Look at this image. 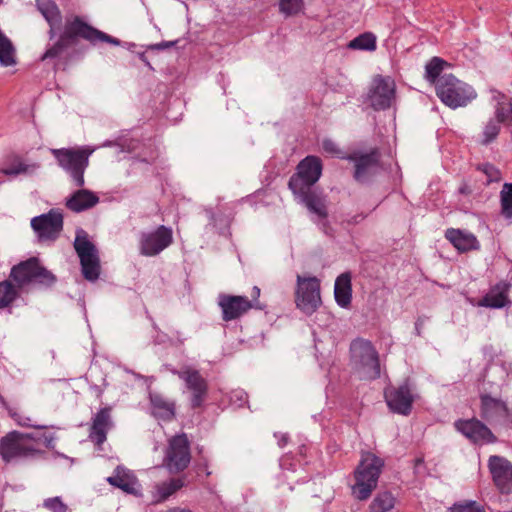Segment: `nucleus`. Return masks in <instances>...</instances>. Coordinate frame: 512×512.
Segmentation results:
<instances>
[{
	"instance_id": "18",
	"label": "nucleus",
	"mask_w": 512,
	"mask_h": 512,
	"mask_svg": "<svg viewBox=\"0 0 512 512\" xmlns=\"http://www.w3.org/2000/svg\"><path fill=\"white\" fill-rule=\"evenodd\" d=\"M218 304L222 310V319L226 322L235 320L248 312L250 309H262V305L252 303L245 296H234L222 294L219 296Z\"/></svg>"
},
{
	"instance_id": "34",
	"label": "nucleus",
	"mask_w": 512,
	"mask_h": 512,
	"mask_svg": "<svg viewBox=\"0 0 512 512\" xmlns=\"http://www.w3.org/2000/svg\"><path fill=\"white\" fill-rule=\"evenodd\" d=\"M347 47L351 50L373 52L377 49V37L372 32H364L352 39Z\"/></svg>"
},
{
	"instance_id": "29",
	"label": "nucleus",
	"mask_w": 512,
	"mask_h": 512,
	"mask_svg": "<svg viewBox=\"0 0 512 512\" xmlns=\"http://www.w3.org/2000/svg\"><path fill=\"white\" fill-rule=\"evenodd\" d=\"M152 414L159 419L170 421L175 417V402L159 393L150 394Z\"/></svg>"
},
{
	"instance_id": "32",
	"label": "nucleus",
	"mask_w": 512,
	"mask_h": 512,
	"mask_svg": "<svg viewBox=\"0 0 512 512\" xmlns=\"http://www.w3.org/2000/svg\"><path fill=\"white\" fill-rule=\"evenodd\" d=\"M490 93L498 122L512 121V103L508 97L496 89H491Z\"/></svg>"
},
{
	"instance_id": "30",
	"label": "nucleus",
	"mask_w": 512,
	"mask_h": 512,
	"mask_svg": "<svg viewBox=\"0 0 512 512\" xmlns=\"http://www.w3.org/2000/svg\"><path fill=\"white\" fill-rule=\"evenodd\" d=\"M336 303L342 308H348L352 299V285L350 273H342L336 278L334 285Z\"/></svg>"
},
{
	"instance_id": "46",
	"label": "nucleus",
	"mask_w": 512,
	"mask_h": 512,
	"mask_svg": "<svg viewBox=\"0 0 512 512\" xmlns=\"http://www.w3.org/2000/svg\"><path fill=\"white\" fill-rule=\"evenodd\" d=\"M166 512H193V511L190 509H186V508L173 507V508H170L169 510H167Z\"/></svg>"
},
{
	"instance_id": "20",
	"label": "nucleus",
	"mask_w": 512,
	"mask_h": 512,
	"mask_svg": "<svg viewBox=\"0 0 512 512\" xmlns=\"http://www.w3.org/2000/svg\"><path fill=\"white\" fill-rule=\"evenodd\" d=\"M39 168L40 164L37 162L28 163L18 154H9L0 162V175L9 178H15L19 175H33ZM4 182L5 180L0 177V185Z\"/></svg>"
},
{
	"instance_id": "31",
	"label": "nucleus",
	"mask_w": 512,
	"mask_h": 512,
	"mask_svg": "<svg viewBox=\"0 0 512 512\" xmlns=\"http://www.w3.org/2000/svg\"><path fill=\"white\" fill-rule=\"evenodd\" d=\"M301 203L305 204L307 209L316 214L321 219L328 216L327 207L324 198L315 194L311 189L304 190V193H293Z\"/></svg>"
},
{
	"instance_id": "48",
	"label": "nucleus",
	"mask_w": 512,
	"mask_h": 512,
	"mask_svg": "<svg viewBox=\"0 0 512 512\" xmlns=\"http://www.w3.org/2000/svg\"><path fill=\"white\" fill-rule=\"evenodd\" d=\"M285 443H286V440L283 438V439L281 440L280 445H281V446H283Z\"/></svg>"
},
{
	"instance_id": "27",
	"label": "nucleus",
	"mask_w": 512,
	"mask_h": 512,
	"mask_svg": "<svg viewBox=\"0 0 512 512\" xmlns=\"http://www.w3.org/2000/svg\"><path fill=\"white\" fill-rule=\"evenodd\" d=\"M36 4L39 12L49 24V36L52 39L56 36L61 26V11L53 0H36Z\"/></svg>"
},
{
	"instance_id": "7",
	"label": "nucleus",
	"mask_w": 512,
	"mask_h": 512,
	"mask_svg": "<svg viewBox=\"0 0 512 512\" xmlns=\"http://www.w3.org/2000/svg\"><path fill=\"white\" fill-rule=\"evenodd\" d=\"M74 248L80 259L81 270L84 278L88 281L97 280L100 275V259L98 250L89 240V236L85 230L77 229Z\"/></svg>"
},
{
	"instance_id": "11",
	"label": "nucleus",
	"mask_w": 512,
	"mask_h": 512,
	"mask_svg": "<svg viewBox=\"0 0 512 512\" xmlns=\"http://www.w3.org/2000/svg\"><path fill=\"white\" fill-rule=\"evenodd\" d=\"M172 373L185 383V387L191 394V407L193 409L202 407L208 396L209 385L200 371L191 366H184L180 370H172Z\"/></svg>"
},
{
	"instance_id": "26",
	"label": "nucleus",
	"mask_w": 512,
	"mask_h": 512,
	"mask_svg": "<svg viewBox=\"0 0 512 512\" xmlns=\"http://www.w3.org/2000/svg\"><path fill=\"white\" fill-rule=\"evenodd\" d=\"M508 416L505 402L490 395L481 396V417L490 423L498 422Z\"/></svg>"
},
{
	"instance_id": "43",
	"label": "nucleus",
	"mask_w": 512,
	"mask_h": 512,
	"mask_svg": "<svg viewBox=\"0 0 512 512\" xmlns=\"http://www.w3.org/2000/svg\"><path fill=\"white\" fill-rule=\"evenodd\" d=\"M42 505L50 512H70L68 505L58 496L45 499Z\"/></svg>"
},
{
	"instance_id": "33",
	"label": "nucleus",
	"mask_w": 512,
	"mask_h": 512,
	"mask_svg": "<svg viewBox=\"0 0 512 512\" xmlns=\"http://www.w3.org/2000/svg\"><path fill=\"white\" fill-rule=\"evenodd\" d=\"M184 486L182 478H172L155 485L153 492V502L161 503L166 501L170 496L175 494Z\"/></svg>"
},
{
	"instance_id": "6",
	"label": "nucleus",
	"mask_w": 512,
	"mask_h": 512,
	"mask_svg": "<svg viewBox=\"0 0 512 512\" xmlns=\"http://www.w3.org/2000/svg\"><path fill=\"white\" fill-rule=\"evenodd\" d=\"M10 276L17 283L18 288L31 283L51 286L56 282V276L42 266L37 258H30L14 266Z\"/></svg>"
},
{
	"instance_id": "2",
	"label": "nucleus",
	"mask_w": 512,
	"mask_h": 512,
	"mask_svg": "<svg viewBox=\"0 0 512 512\" xmlns=\"http://www.w3.org/2000/svg\"><path fill=\"white\" fill-rule=\"evenodd\" d=\"M384 461L371 452L362 453L361 460L354 472L355 483L351 487L352 495L359 501L367 500L376 489Z\"/></svg>"
},
{
	"instance_id": "3",
	"label": "nucleus",
	"mask_w": 512,
	"mask_h": 512,
	"mask_svg": "<svg viewBox=\"0 0 512 512\" xmlns=\"http://www.w3.org/2000/svg\"><path fill=\"white\" fill-rule=\"evenodd\" d=\"M435 90L441 102L452 109L464 107L477 97L471 85L452 74L442 75L436 82Z\"/></svg>"
},
{
	"instance_id": "17",
	"label": "nucleus",
	"mask_w": 512,
	"mask_h": 512,
	"mask_svg": "<svg viewBox=\"0 0 512 512\" xmlns=\"http://www.w3.org/2000/svg\"><path fill=\"white\" fill-rule=\"evenodd\" d=\"M384 396L389 409L394 413L404 416L411 413L415 395L407 382L398 387L386 389Z\"/></svg>"
},
{
	"instance_id": "25",
	"label": "nucleus",
	"mask_w": 512,
	"mask_h": 512,
	"mask_svg": "<svg viewBox=\"0 0 512 512\" xmlns=\"http://www.w3.org/2000/svg\"><path fill=\"white\" fill-rule=\"evenodd\" d=\"M446 239L459 251L468 252L471 250H478L480 243L477 237L468 231L449 228L445 232Z\"/></svg>"
},
{
	"instance_id": "9",
	"label": "nucleus",
	"mask_w": 512,
	"mask_h": 512,
	"mask_svg": "<svg viewBox=\"0 0 512 512\" xmlns=\"http://www.w3.org/2000/svg\"><path fill=\"white\" fill-rule=\"evenodd\" d=\"M191 461L190 443L186 434L173 436L169 442L163 459V465L170 473L184 471Z\"/></svg>"
},
{
	"instance_id": "14",
	"label": "nucleus",
	"mask_w": 512,
	"mask_h": 512,
	"mask_svg": "<svg viewBox=\"0 0 512 512\" xmlns=\"http://www.w3.org/2000/svg\"><path fill=\"white\" fill-rule=\"evenodd\" d=\"M352 359L364 368L372 371L369 378L375 379L380 376V364L378 353L369 340L362 338L355 339L350 345Z\"/></svg>"
},
{
	"instance_id": "21",
	"label": "nucleus",
	"mask_w": 512,
	"mask_h": 512,
	"mask_svg": "<svg viewBox=\"0 0 512 512\" xmlns=\"http://www.w3.org/2000/svg\"><path fill=\"white\" fill-rule=\"evenodd\" d=\"M113 420L111 416V408L104 407L92 417L89 429V439L97 447H101L107 440L108 432L113 428Z\"/></svg>"
},
{
	"instance_id": "1",
	"label": "nucleus",
	"mask_w": 512,
	"mask_h": 512,
	"mask_svg": "<svg viewBox=\"0 0 512 512\" xmlns=\"http://www.w3.org/2000/svg\"><path fill=\"white\" fill-rule=\"evenodd\" d=\"M83 39L92 45L105 42L114 46L120 45V40L102 32L88 24L81 16H67L56 43L47 49L42 59L57 58L70 46Z\"/></svg>"
},
{
	"instance_id": "5",
	"label": "nucleus",
	"mask_w": 512,
	"mask_h": 512,
	"mask_svg": "<svg viewBox=\"0 0 512 512\" xmlns=\"http://www.w3.org/2000/svg\"><path fill=\"white\" fill-rule=\"evenodd\" d=\"M43 442L42 438H36L32 434L13 431L1 439L0 455L5 462L34 455L40 451V444Z\"/></svg>"
},
{
	"instance_id": "38",
	"label": "nucleus",
	"mask_w": 512,
	"mask_h": 512,
	"mask_svg": "<svg viewBox=\"0 0 512 512\" xmlns=\"http://www.w3.org/2000/svg\"><path fill=\"white\" fill-rule=\"evenodd\" d=\"M18 291L10 281L0 282V308L9 306L17 297Z\"/></svg>"
},
{
	"instance_id": "41",
	"label": "nucleus",
	"mask_w": 512,
	"mask_h": 512,
	"mask_svg": "<svg viewBox=\"0 0 512 512\" xmlns=\"http://www.w3.org/2000/svg\"><path fill=\"white\" fill-rule=\"evenodd\" d=\"M477 169L486 176V184L499 182L502 178L500 170L490 163L481 164Z\"/></svg>"
},
{
	"instance_id": "39",
	"label": "nucleus",
	"mask_w": 512,
	"mask_h": 512,
	"mask_svg": "<svg viewBox=\"0 0 512 512\" xmlns=\"http://www.w3.org/2000/svg\"><path fill=\"white\" fill-rule=\"evenodd\" d=\"M497 119H491L487 122L483 130V138L481 143L487 145L496 139L500 132V124Z\"/></svg>"
},
{
	"instance_id": "13",
	"label": "nucleus",
	"mask_w": 512,
	"mask_h": 512,
	"mask_svg": "<svg viewBox=\"0 0 512 512\" xmlns=\"http://www.w3.org/2000/svg\"><path fill=\"white\" fill-rule=\"evenodd\" d=\"M173 243V231L160 225L153 231L142 232L139 238L140 254L153 257L160 254Z\"/></svg>"
},
{
	"instance_id": "10",
	"label": "nucleus",
	"mask_w": 512,
	"mask_h": 512,
	"mask_svg": "<svg viewBox=\"0 0 512 512\" xmlns=\"http://www.w3.org/2000/svg\"><path fill=\"white\" fill-rule=\"evenodd\" d=\"M295 303L307 315L314 313L321 305L320 281L316 277L297 275Z\"/></svg>"
},
{
	"instance_id": "19",
	"label": "nucleus",
	"mask_w": 512,
	"mask_h": 512,
	"mask_svg": "<svg viewBox=\"0 0 512 512\" xmlns=\"http://www.w3.org/2000/svg\"><path fill=\"white\" fill-rule=\"evenodd\" d=\"M455 428L474 444H491L497 441L492 431L478 419L458 420Z\"/></svg>"
},
{
	"instance_id": "4",
	"label": "nucleus",
	"mask_w": 512,
	"mask_h": 512,
	"mask_svg": "<svg viewBox=\"0 0 512 512\" xmlns=\"http://www.w3.org/2000/svg\"><path fill=\"white\" fill-rule=\"evenodd\" d=\"M94 149L85 146L79 148L51 149V154L58 165L72 178L76 187H83L85 184L84 172L89 165V157Z\"/></svg>"
},
{
	"instance_id": "23",
	"label": "nucleus",
	"mask_w": 512,
	"mask_h": 512,
	"mask_svg": "<svg viewBox=\"0 0 512 512\" xmlns=\"http://www.w3.org/2000/svg\"><path fill=\"white\" fill-rule=\"evenodd\" d=\"M109 484L117 487L127 494L134 496L141 495V484L137 477L128 469L118 466L114 474L107 478Z\"/></svg>"
},
{
	"instance_id": "15",
	"label": "nucleus",
	"mask_w": 512,
	"mask_h": 512,
	"mask_svg": "<svg viewBox=\"0 0 512 512\" xmlns=\"http://www.w3.org/2000/svg\"><path fill=\"white\" fill-rule=\"evenodd\" d=\"M487 467L493 484L502 494L512 492V462L499 455L488 458Z\"/></svg>"
},
{
	"instance_id": "42",
	"label": "nucleus",
	"mask_w": 512,
	"mask_h": 512,
	"mask_svg": "<svg viewBox=\"0 0 512 512\" xmlns=\"http://www.w3.org/2000/svg\"><path fill=\"white\" fill-rule=\"evenodd\" d=\"M447 512H486L476 501H463L455 503Z\"/></svg>"
},
{
	"instance_id": "24",
	"label": "nucleus",
	"mask_w": 512,
	"mask_h": 512,
	"mask_svg": "<svg viewBox=\"0 0 512 512\" xmlns=\"http://www.w3.org/2000/svg\"><path fill=\"white\" fill-rule=\"evenodd\" d=\"M511 284L507 281H500L491 287L490 291L478 302V306L493 309L505 307L510 301L508 293Z\"/></svg>"
},
{
	"instance_id": "45",
	"label": "nucleus",
	"mask_w": 512,
	"mask_h": 512,
	"mask_svg": "<svg viewBox=\"0 0 512 512\" xmlns=\"http://www.w3.org/2000/svg\"><path fill=\"white\" fill-rule=\"evenodd\" d=\"M259 296H260V288L257 286H254L251 291V300H249L252 303H257L258 305H261L259 302Z\"/></svg>"
},
{
	"instance_id": "37",
	"label": "nucleus",
	"mask_w": 512,
	"mask_h": 512,
	"mask_svg": "<svg viewBox=\"0 0 512 512\" xmlns=\"http://www.w3.org/2000/svg\"><path fill=\"white\" fill-rule=\"evenodd\" d=\"M501 215L512 218V183H505L500 191Z\"/></svg>"
},
{
	"instance_id": "22",
	"label": "nucleus",
	"mask_w": 512,
	"mask_h": 512,
	"mask_svg": "<svg viewBox=\"0 0 512 512\" xmlns=\"http://www.w3.org/2000/svg\"><path fill=\"white\" fill-rule=\"evenodd\" d=\"M380 154L377 149H372L369 153H353L347 156V160L354 162V178L358 182L367 179L370 173L378 167Z\"/></svg>"
},
{
	"instance_id": "12",
	"label": "nucleus",
	"mask_w": 512,
	"mask_h": 512,
	"mask_svg": "<svg viewBox=\"0 0 512 512\" xmlns=\"http://www.w3.org/2000/svg\"><path fill=\"white\" fill-rule=\"evenodd\" d=\"M31 227L40 242H54L63 230V214L59 209L33 217Z\"/></svg>"
},
{
	"instance_id": "36",
	"label": "nucleus",
	"mask_w": 512,
	"mask_h": 512,
	"mask_svg": "<svg viewBox=\"0 0 512 512\" xmlns=\"http://www.w3.org/2000/svg\"><path fill=\"white\" fill-rule=\"evenodd\" d=\"M445 65L446 62L443 59L439 57H433L425 66L426 80L436 86V82L442 76L441 72L443 71Z\"/></svg>"
},
{
	"instance_id": "28",
	"label": "nucleus",
	"mask_w": 512,
	"mask_h": 512,
	"mask_svg": "<svg viewBox=\"0 0 512 512\" xmlns=\"http://www.w3.org/2000/svg\"><path fill=\"white\" fill-rule=\"evenodd\" d=\"M98 202L99 197L94 192L79 189L67 198L66 207L73 212H82L94 207Z\"/></svg>"
},
{
	"instance_id": "49",
	"label": "nucleus",
	"mask_w": 512,
	"mask_h": 512,
	"mask_svg": "<svg viewBox=\"0 0 512 512\" xmlns=\"http://www.w3.org/2000/svg\"><path fill=\"white\" fill-rule=\"evenodd\" d=\"M460 192H461V193H466V189H465V188H461V189H460Z\"/></svg>"
},
{
	"instance_id": "44",
	"label": "nucleus",
	"mask_w": 512,
	"mask_h": 512,
	"mask_svg": "<svg viewBox=\"0 0 512 512\" xmlns=\"http://www.w3.org/2000/svg\"><path fill=\"white\" fill-rule=\"evenodd\" d=\"M322 148L323 150L332 155V156H337L339 158H342V159H346L347 156H344L342 154V151L341 149L338 147V145L331 139H324L323 142H322Z\"/></svg>"
},
{
	"instance_id": "47",
	"label": "nucleus",
	"mask_w": 512,
	"mask_h": 512,
	"mask_svg": "<svg viewBox=\"0 0 512 512\" xmlns=\"http://www.w3.org/2000/svg\"><path fill=\"white\" fill-rule=\"evenodd\" d=\"M350 223H358L357 217H354L352 221H349Z\"/></svg>"
},
{
	"instance_id": "8",
	"label": "nucleus",
	"mask_w": 512,
	"mask_h": 512,
	"mask_svg": "<svg viewBox=\"0 0 512 512\" xmlns=\"http://www.w3.org/2000/svg\"><path fill=\"white\" fill-rule=\"evenodd\" d=\"M322 162L319 157L309 155L299 162L296 173L288 182L292 193H304V190L311 187L320 179L322 174Z\"/></svg>"
},
{
	"instance_id": "40",
	"label": "nucleus",
	"mask_w": 512,
	"mask_h": 512,
	"mask_svg": "<svg viewBox=\"0 0 512 512\" xmlns=\"http://www.w3.org/2000/svg\"><path fill=\"white\" fill-rule=\"evenodd\" d=\"M303 6V0H280L279 2L280 12L286 16L297 14L302 10Z\"/></svg>"
},
{
	"instance_id": "35",
	"label": "nucleus",
	"mask_w": 512,
	"mask_h": 512,
	"mask_svg": "<svg viewBox=\"0 0 512 512\" xmlns=\"http://www.w3.org/2000/svg\"><path fill=\"white\" fill-rule=\"evenodd\" d=\"M395 506V497L391 492H379L369 505L368 512H389Z\"/></svg>"
},
{
	"instance_id": "16",
	"label": "nucleus",
	"mask_w": 512,
	"mask_h": 512,
	"mask_svg": "<svg viewBox=\"0 0 512 512\" xmlns=\"http://www.w3.org/2000/svg\"><path fill=\"white\" fill-rule=\"evenodd\" d=\"M371 106L375 110L388 109L395 99V83L390 77L376 76L369 94Z\"/></svg>"
}]
</instances>
